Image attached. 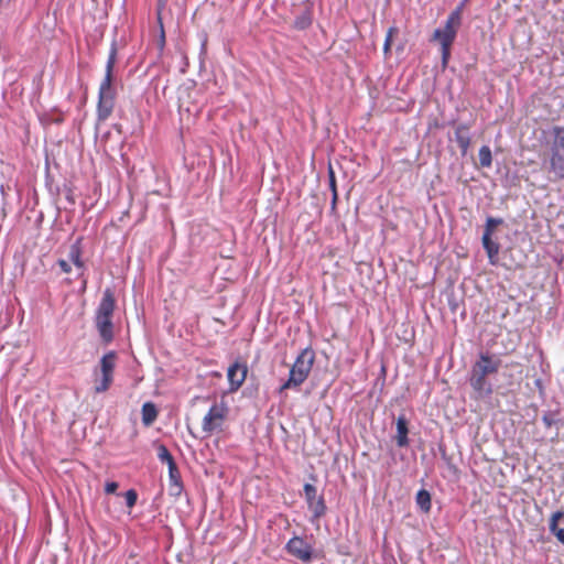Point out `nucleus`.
Here are the masks:
<instances>
[{"label":"nucleus","instance_id":"10","mask_svg":"<svg viewBox=\"0 0 564 564\" xmlns=\"http://www.w3.org/2000/svg\"><path fill=\"white\" fill-rule=\"evenodd\" d=\"M486 377L471 370L469 382L478 398H485L492 393V386Z\"/></svg>","mask_w":564,"mask_h":564},{"label":"nucleus","instance_id":"9","mask_svg":"<svg viewBox=\"0 0 564 564\" xmlns=\"http://www.w3.org/2000/svg\"><path fill=\"white\" fill-rule=\"evenodd\" d=\"M247 372H248L247 366L239 361L234 362L228 368L227 378L229 381V391L230 392L237 391L242 386V383L246 380Z\"/></svg>","mask_w":564,"mask_h":564},{"label":"nucleus","instance_id":"33","mask_svg":"<svg viewBox=\"0 0 564 564\" xmlns=\"http://www.w3.org/2000/svg\"><path fill=\"white\" fill-rule=\"evenodd\" d=\"M118 489V484L116 481H109L105 486V491L107 494H115Z\"/></svg>","mask_w":564,"mask_h":564},{"label":"nucleus","instance_id":"22","mask_svg":"<svg viewBox=\"0 0 564 564\" xmlns=\"http://www.w3.org/2000/svg\"><path fill=\"white\" fill-rule=\"evenodd\" d=\"M479 163L482 167H490L492 163L491 150L488 145H482L479 149Z\"/></svg>","mask_w":564,"mask_h":564},{"label":"nucleus","instance_id":"15","mask_svg":"<svg viewBox=\"0 0 564 564\" xmlns=\"http://www.w3.org/2000/svg\"><path fill=\"white\" fill-rule=\"evenodd\" d=\"M481 242L487 252L490 264H497L500 250L499 243L494 241L491 237H487V235H482Z\"/></svg>","mask_w":564,"mask_h":564},{"label":"nucleus","instance_id":"27","mask_svg":"<svg viewBox=\"0 0 564 564\" xmlns=\"http://www.w3.org/2000/svg\"><path fill=\"white\" fill-rule=\"evenodd\" d=\"M557 412L547 411L542 416V422L546 427H551L553 424L557 422L556 419Z\"/></svg>","mask_w":564,"mask_h":564},{"label":"nucleus","instance_id":"5","mask_svg":"<svg viewBox=\"0 0 564 564\" xmlns=\"http://www.w3.org/2000/svg\"><path fill=\"white\" fill-rule=\"evenodd\" d=\"M116 360L117 354L115 351H108L101 357L99 361V369L94 370V390L96 393L106 392L110 388L113 381Z\"/></svg>","mask_w":564,"mask_h":564},{"label":"nucleus","instance_id":"14","mask_svg":"<svg viewBox=\"0 0 564 564\" xmlns=\"http://www.w3.org/2000/svg\"><path fill=\"white\" fill-rule=\"evenodd\" d=\"M455 141L458 144L462 154L465 155L470 145V137L468 133V127L466 124H459L455 129Z\"/></svg>","mask_w":564,"mask_h":564},{"label":"nucleus","instance_id":"6","mask_svg":"<svg viewBox=\"0 0 564 564\" xmlns=\"http://www.w3.org/2000/svg\"><path fill=\"white\" fill-rule=\"evenodd\" d=\"M228 414V406L226 402L221 401L210 406L208 412L203 419L202 429L210 435L215 431L221 430L223 423Z\"/></svg>","mask_w":564,"mask_h":564},{"label":"nucleus","instance_id":"30","mask_svg":"<svg viewBox=\"0 0 564 564\" xmlns=\"http://www.w3.org/2000/svg\"><path fill=\"white\" fill-rule=\"evenodd\" d=\"M328 178H329V188L332 191V194L337 193L335 173H334L332 166H329V169H328Z\"/></svg>","mask_w":564,"mask_h":564},{"label":"nucleus","instance_id":"31","mask_svg":"<svg viewBox=\"0 0 564 564\" xmlns=\"http://www.w3.org/2000/svg\"><path fill=\"white\" fill-rule=\"evenodd\" d=\"M564 518V511L563 510H557L555 512L552 513L551 518H550V521H549V524H557L558 521L561 519Z\"/></svg>","mask_w":564,"mask_h":564},{"label":"nucleus","instance_id":"26","mask_svg":"<svg viewBox=\"0 0 564 564\" xmlns=\"http://www.w3.org/2000/svg\"><path fill=\"white\" fill-rule=\"evenodd\" d=\"M394 33H397V29L393 26L389 28L387 35H386L384 44H383V53L386 56L390 53L392 37H393Z\"/></svg>","mask_w":564,"mask_h":564},{"label":"nucleus","instance_id":"28","mask_svg":"<svg viewBox=\"0 0 564 564\" xmlns=\"http://www.w3.org/2000/svg\"><path fill=\"white\" fill-rule=\"evenodd\" d=\"M550 532L556 536L557 541L564 545V529L557 524H549Z\"/></svg>","mask_w":564,"mask_h":564},{"label":"nucleus","instance_id":"18","mask_svg":"<svg viewBox=\"0 0 564 564\" xmlns=\"http://www.w3.org/2000/svg\"><path fill=\"white\" fill-rule=\"evenodd\" d=\"M142 423L145 426H150L158 417V410L154 403L145 402L142 405Z\"/></svg>","mask_w":564,"mask_h":564},{"label":"nucleus","instance_id":"34","mask_svg":"<svg viewBox=\"0 0 564 564\" xmlns=\"http://www.w3.org/2000/svg\"><path fill=\"white\" fill-rule=\"evenodd\" d=\"M337 198H338L337 193L332 194V209L336 208Z\"/></svg>","mask_w":564,"mask_h":564},{"label":"nucleus","instance_id":"32","mask_svg":"<svg viewBox=\"0 0 564 564\" xmlns=\"http://www.w3.org/2000/svg\"><path fill=\"white\" fill-rule=\"evenodd\" d=\"M72 262H69L68 260H64V259H59L57 261V264L58 267L61 268V270L64 272V273H69L72 271V265H70Z\"/></svg>","mask_w":564,"mask_h":564},{"label":"nucleus","instance_id":"23","mask_svg":"<svg viewBox=\"0 0 564 564\" xmlns=\"http://www.w3.org/2000/svg\"><path fill=\"white\" fill-rule=\"evenodd\" d=\"M158 458L162 463H165L167 466H171V465L175 464V460H174L172 454L170 453L167 447L165 445H163V444H160L158 446Z\"/></svg>","mask_w":564,"mask_h":564},{"label":"nucleus","instance_id":"8","mask_svg":"<svg viewBox=\"0 0 564 564\" xmlns=\"http://www.w3.org/2000/svg\"><path fill=\"white\" fill-rule=\"evenodd\" d=\"M500 366L501 359L499 357L489 354H480L479 359L475 362L471 370L482 376H489L496 373Z\"/></svg>","mask_w":564,"mask_h":564},{"label":"nucleus","instance_id":"20","mask_svg":"<svg viewBox=\"0 0 564 564\" xmlns=\"http://www.w3.org/2000/svg\"><path fill=\"white\" fill-rule=\"evenodd\" d=\"M415 500L422 511L429 512L431 510V495L427 490L421 489L416 494Z\"/></svg>","mask_w":564,"mask_h":564},{"label":"nucleus","instance_id":"2","mask_svg":"<svg viewBox=\"0 0 564 564\" xmlns=\"http://www.w3.org/2000/svg\"><path fill=\"white\" fill-rule=\"evenodd\" d=\"M116 306L113 292L110 289L104 291L95 314V326L104 343L108 344L113 339L112 316Z\"/></svg>","mask_w":564,"mask_h":564},{"label":"nucleus","instance_id":"13","mask_svg":"<svg viewBox=\"0 0 564 564\" xmlns=\"http://www.w3.org/2000/svg\"><path fill=\"white\" fill-rule=\"evenodd\" d=\"M169 467V479H170V491L173 496H180L183 490L181 475L176 463L167 466Z\"/></svg>","mask_w":564,"mask_h":564},{"label":"nucleus","instance_id":"3","mask_svg":"<svg viewBox=\"0 0 564 564\" xmlns=\"http://www.w3.org/2000/svg\"><path fill=\"white\" fill-rule=\"evenodd\" d=\"M462 8L458 7L454 10L446 19L443 28H438L434 31L433 39L438 41L442 52V65L445 67L448 64L451 57V46L455 41L457 29L462 20Z\"/></svg>","mask_w":564,"mask_h":564},{"label":"nucleus","instance_id":"16","mask_svg":"<svg viewBox=\"0 0 564 564\" xmlns=\"http://www.w3.org/2000/svg\"><path fill=\"white\" fill-rule=\"evenodd\" d=\"M408 432V422L405 417L399 416L397 420V445L399 447H406L409 445Z\"/></svg>","mask_w":564,"mask_h":564},{"label":"nucleus","instance_id":"24","mask_svg":"<svg viewBox=\"0 0 564 564\" xmlns=\"http://www.w3.org/2000/svg\"><path fill=\"white\" fill-rule=\"evenodd\" d=\"M304 494L307 505L317 501V489L312 484H305L304 485Z\"/></svg>","mask_w":564,"mask_h":564},{"label":"nucleus","instance_id":"1","mask_svg":"<svg viewBox=\"0 0 564 564\" xmlns=\"http://www.w3.org/2000/svg\"><path fill=\"white\" fill-rule=\"evenodd\" d=\"M117 61V43L112 42L106 63L105 77L100 83L97 102V120L106 121L113 111L116 104V89L112 86L113 68Z\"/></svg>","mask_w":564,"mask_h":564},{"label":"nucleus","instance_id":"11","mask_svg":"<svg viewBox=\"0 0 564 564\" xmlns=\"http://www.w3.org/2000/svg\"><path fill=\"white\" fill-rule=\"evenodd\" d=\"M67 258V260L76 267L78 271V278L83 276L85 263L82 259L80 239H77L74 243L70 245Z\"/></svg>","mask_w":564,"mask_h":564},{"label":"nucleus","instance_id":"17","mask_svg":"<svg viewBox=\"0 0 564 564\" xmlns=\"http://www.w3.org/2000/svg\"><path fill=\"white\" fill-rule=\"evenodd\" d=\"M552 134L554 139L551 143L550 152L564 153V127H553Z\"/></svg>","mask_w":564,"mask_h":564},{"label":"nucleus","instance_id":"19","mask_svg":"<svg viewBox=\"0 0 564 564\" xmlns=\"http://www.w3.org/2000/svg\"><path fill=\"white\" fill-rule=\"evenodd\" d=\"M308 509L312 511V522L318 520L326 512V505L323 497H318L317 501L308 505Z\"/></svg>","mask_w":564,"mask_h":564},{"label":"nucleus","instance_id":"4","mask_svg":"<svg viewBox=\"0 0 564 564\" xmlns=\"http://www.w3.org/2000/svg\"><path fill=\"white\" fill-rule=\"evenodd\" d=\"M315 360V352L311 348L303 349L290 369L289 379L280 387L282 393L288 389L299 388L308 377Z\"/></svg>","mask_w":564,"mask_h":564},{"label":"nucleus","instance_id":"25","mask_svg":"<svg viewBox=\"0 0 564 564\" xmlns=\"http://www.w3.org/2000/svg\"><path fill=\"white\" fill-rule=\"evenodd\" d=\"M500 224H502L501 218L488 217L486 220L484 235H487V237H491L495 227Z\"/></svg>","mask_w":564,"mask_h":564},{"label":"nucleus","instance_id":"21","mask_svg":"<svg viewBox=\"0 0 564 564\" xmlns=\"http://www.w3.org/2000/svg\"><path fill=\"white\" fill-rule=\"evenodd\" d=\"M312 24V14L308 10L303 11L294 20V26L297 30H305Z\"/></svg>","mask_w":564,"mask_h":564},{"label":"nucleus","instance_id":"29","mask_svg":"<svg viewBox=\"0 0 564 564\" xmlns=\"http://www.w3.org/2000/svg\"><path fill=\"white\" fill-rule=\"evenodd\" d=\"M137 499H138V495H137L135 490L130 489L126 492V503L129 508H132L135 505Z\"/></svg>","mask_w":564,"mask_h":564},{"label":"nucleus","instance_id":"7","mask_svg":"<svg viewBox=\"0 0 564 564\" xmlns=\"http://www.w3.org/2000/svg\"><path fill=\"white\" fill-rule=\"evenodd\" d=\"M285 551L295 558L308 563L314 558V547L306 538L294 535L285 544Z\"/></svg>","mask_w":564,"mask_h":564},{"label":"nucleus","instance_id":"12","mask_svg":"<svg viewBox=\"0 0 564 564\" xmlns=\"http://www.w3.org/2000/svg\"><path fill=\"white\" fill-rule=\"evenodd\" d=\"M549 172L555 180H564V153L550 152Z\"/></svg>","mask_w":564,"mask_h":564}]
</instances>
